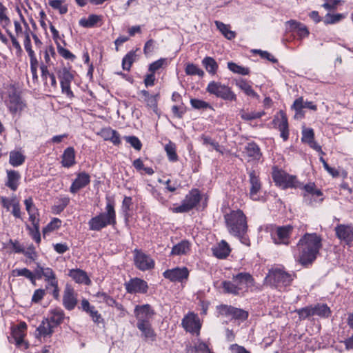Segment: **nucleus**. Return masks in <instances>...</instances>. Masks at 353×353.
Here are the masks:
<instances>
[{"mask_svg":"<svg viewBox=\"0 0 353 353\" xmlns=\"http://www.w3.org/2000/svg\"><path fill=\"white\" fill-rule=\"evenodd\" d=\"M235 85L248 97L258 99L259 95L256 92L252 86V83L244 79L236 80Z\"/></svg>","mask_w":353,"mask_h":353,"instance_id":"37","label":"nucleus"},{"mask_svg":"<svg viewBox=\"0 0 353 353\" xmlns=\"http://www.w3.org/2000/svg\"><path fill=\"white\" fill-rule=\"evenodd\" d=\"M26 157L21 150H12L9 154V163L13 167H19L26 161Z\"/></svg>","mask_w":353,"mask_h":353,"instance_id":"41","label":"nucleus"},{"mask_svg":"<svg viewBox=\"0 0 353 353\" xmlns=\"http://www.w3.org/2000/svg\"><path fill=\"white\" fill-rule=\"evenodd\" d=\"M296 278L295 272H289L285 271L283 267H277L269 270L265 278V282L271 288L276 289L279 292H285L292 285Z\"/></svg>","mask_w":353,"mask_h":353,"instance_id":"4","label":"nucleus"},{"mask_svg":"<svg viewBox=\"0 0 353 353\" xmlns=\"http://www.w3.org/2000/svg\"><path fill=\"white\" fill-rule=\"evenodd\" d=\"M185 72L186 75L188 76L197 75L199 77H203L205 75L204 71L193 63H188L185 64Z\"/></svg>","mask_w":353,"mask_h":353,"instance_id":"49","label":"nucleus"},{"mask_svg":"<svg viewBox=\"0 0 353 353\" xmlns=\"http://www.w3.org/2000/svg\"><path fill=\"white\" fill-rule=\"evenodd\" d=\"M46 319L54 328L61 325L65 319L70 320V317L65 316L64 310L60 307H55L49 310L48 316Z\"/></svg>","mask_w":353,"mask_h":353,"instance_id":"25","label":"nucleus"},{"mask_svg":"<svg viewBox=\"0 0 353 353\" xmlns=\"http://www.w3.org/2000/svg\"><path fill=\"white\" fill-rule=\"evenodd\" d=\"M79 24L80 26L85 28L101 26L103 24V17L101 15L91 14L88 18H81L79 21Z\"/></svg>","mask_w":353,"mask_h":353,"instance_id":"36","label":"nucleus"},{"mask_svg":"<svg viewBox=\"0 0 353 353\" xmlns=\"http://www.w3.org/2000/svg\"><path fill=\"white\" fill-rule=\"evenodd\" d=\"M303 190L302 196L304 201L309 205L313 206L316 203H321L324 200L322 191L316 188L313 182H310L305 185L301 183V188H299Z\"/></svg>","mask_w":353,"mask_h":353,"instance_id":"11","label":"nucleus"},{"mask_svg":"<svg viewBox=\"0 0 353 353\" xmlns=\"http://www.w3.org/2000/svg\"><path fill=\"white\" fill-rule=\"evenodd\" d=\"M6 30V32L7 33L8 36L9 37L10 39V42L12 44V47L15 50V54L17 57H21L23 54V50L22 48L17 40V37H16L10 30L8 28H6V29H4Z\"/></svg>","mask_w":353,"mask_h":353,"instance_id":"48","label":"nucleus"},{"mask_svg":"<svg viewBox=\"0 0 353 353\" xmlns=\"http://www.w3.org/2000/svg\"><path fill=\"white\" fill-rule=\"evenodd\" d=\"M63 0H50L48 3L54 9L58 10L61 14L68 12V6L63 5Z\"/></svg>","mask_w":353,"mask_h":353,"instance_id":"64","label":"nucleus"},{"mask_svg":"<svg viewBox=\"0 0 353 353\" xmlns=\"http://www.w3.org/2000/svg\"><path fill=\"white\" fill-rule=\"evenodd\" d=\"M228 68L232 72L241 75H248L250 72V70L248 68L239 65L232 61L228 63Z\"/></svg>","mask_w":353,"mask_h":353,"instance_id":"56","label":"nucleus"},{"mask_svg":"<svg viewBox=\"0 0 353 353\" xmlns=\"http://www.w3.org/2000/svg\"><path fill=\"white\" fill-rule=\"evenodd\" d=\"M21 19L22 22L23 23L26 30L24 31V39H23V45L26 51L28 53V55L30 59V72L32 74V81L34 83H38L39 81V76H38V68H39V60L37 57L35 52L33 50L32 47V43L30 39V28L29 25L26 22L23 16L21 14Z\"/></svg>","mask_w":353,"mask_h":353,"instance_id":"6","label":"nucleus"},{"mask_svg":"<svg viewBox=\"0 0 353 353\" xmlns=\"http://www.w3.org/2000/svg\"><path fill=\"white\" fill-rule=\"evenodd\" d=\"M94 296L98 299L97 302L99 303H104L110 307H113L114 304L116 303V300L105 292H98Z\"/></svg>","mask_w":353,"mask_h":353,"instance_id":"52","label":"nucleus"},{"mask_svg":"<svg viewBox=\"0 0 353 353\" xmlns=\"http://www.w3.org/2000/svg\"><path fill=\"white\" fill-rule=\"evenodd\" d=\"M132 165L137 171L143 170L145 174L148 175H152L154 173V170L151 167H145L143 161L140 158L135 159L132 162Z\"/></svg>","mask_w":353,"mask_h":353,"instance_id":"61","label":"nucleus"},{"mask_svg":"<svg viewBox=\"0 0 353 353\" xmlns=\"http://www.w3.org/2000/svg\"><path fill=\"white\" fill-rule=\"evenodd\" d=\"M11 276L13 277L23 276L28 279L33 285H36L35 275L34 273L26 268H16L11 271Z\"/></svg>","mask_w":353,"mask_h":353,"instance_id":"42","label":"nucleus"},{"mask_svg":"<svg viewBox=\"0 0 353 353\" xmlns=\"http://www.w3.org/2000/svg\"><path fill=\"white\" fill-rule=\"evenodd\" d=\"M206 92L226 101L236 102L237 101L236 94L232 88L219 81H212L209 82L206 88Z\"/></svg>","mask_w":353,"mask_h":353,"instance_id":"8","label":"nucleus"},{"mask_svg":"<svg viewBox=\"0 0 353 353\" xmlns=\"http://www.w3.org/2000/svg\"><path fill=\"white\" fill-rule=\"evenodd\" d=\"M68 275L78 284L90 285L92 283L87 272L81 269H71L69 270Z\"/></svg>","mask_w":353,"mask_h":353,"instance_id":"30","label":"nucleus"},{"mask_svg":"<svg viewBox=\"0 0 353 353\" xmlns=\"http://www.w3.org/2000/svg\"><path fill=\"white\" fill-rule=\"evenodd\" d=\"M6 106L12 115H20L22 111L27 108L26 102L17 92L9 94Z\"/></svg>","mask_w":353,"mask_h":353,"instance_id":"16","label":"nucleus"},{"mask_svg":"<svg viewBox=\"0 0 353 353\" xmlns=\"http://www.w3.org/2000/svg\"><path fill=\"white\" fill-rule=\"evenodd\" d=\"M168 159L170 162H176L179 160V156L176 153V146L174 143L169 141L164 146Z\"/></svg>","mask_w":353,"mask_h":353,"instance_id":"47","label":"nucleus"},{"mask_svg":"<svg viewBox=\"0 0 353 353\" xmlns=\"http://www.w3.org/2000/svg\"><path fill=\"white\" fill-rule=\"evenodd\" d=\"M249 182L250 184L249 195L252 200L259 201L258 194L262 188V183L260 179L259 173L254 170L248 172Z\"/></svg>","mask_w":353,"mask_h":353,"instance_id":"21","label":"nucleus"},{"mask_svg":"<svg viewBox=\"0 0 353 353\" xmlns=\"http://www.w3.org/2000/svg\"><path fill=\"white\" fill-rule=\"evenodd\" d=\"M265 114V112H246L245 110H241L240 112L241 118L245 121H252L256 119H260Z\"/></svg>","mask_w":353,"mask_h":353,"instance_id":"60","label":"nucleus"},{"mask_svg":"<svg viewBox=\"0 0 353 353\" xmlns=\"http://www.w3.org/2000/svg\"><path fill=\"white\" fill-rule=\"evenodd\" d=\"M190 105L192 108L198 110H205L207 109L213 110L212 106L203 100L199 99H190Z\"/></svg>","mask_w":353,"mask_h":353,"instance_id":"55","label":"nucleus"},{"mask_svg":"<svg viewBox=\"0 0 353 353\" xmlns=\"http://www.w3.org/2000/svg\"><path fill=\"white\" fill-rule=\"evenodd\" d=\"M23 203L26 206V210L29 215V221L31 223H40L39 211L35 205L32 197L29 196L26 199Z\"/></svg>","mask_w":353,"mask_h":353,"instance_id":"29","label":"nucleus"},{"mask_svg":"<svg viewBox=\"0 0 353 353\" xmlns=\"http://www.w3.org/2000/svg\"><path fill=\"white\" fill-rule=\"evenodd\" d=\"M248 161H259L263 157L260 146L254 141L247 143L242 152Z\"/></svg>","mask_w":353,"mask_h":353,"instance_id":"22","label":"nucleus"},{"mask_svg":"<svg viewBox=\"0 0 353 353\" xmlns=\"http://www.w3.org/2000/svg\"><path fill=\"white\" fill-rule=\"evenodd\" d=\"M312 311L313 316H318L321 318H328L332 313L330 308L327 304L321 303L312 305Z\"/></svg>","mask_w":353,"mask_h":353,"instance_id":"43","label":"nucleus"},{"mask_svg":"<svg viewBox=\"0 0 353 353\" xmlns=\"http://www.w3.org/2000/svg\"><path fill=\"white\" fill-rule=\"evenodd\" d=\"M225 228L228 233L238 238L240 241L250 245V241L247 235L248 231V218L242 210H230L223 215Z\"/></svg>","mask_w":353,"mask_h":353,"instance_id":"2","label":"nucleus"},{"mask_svg":"<svg viewBox=\"0 0 353 353\" xmlns=\"http://www.w3.org/2000/svg\"><path fill=\"white\" fill-rule=\"evenodd\" d=\"M32 228L27 225V229L29 231V234L31 236L32 239L37 243L39 244L41 243V234L39 231V223H32Z\"/></svg>","mask_w":353,"mask_h":353,"instance_id":"59","label":"nucleus"},{"mask_svg":"<svg viewBox=\"0 0 353 353\" xmlns=\"http://www.w3.org/2000/svg\"><path fill=\"white\" fill-rule=\"evenodd\" d=\"M124 286L126 292L131 294H146L149 288L148 283L138 277L130 279L124 283Z\"/></svg>","mask_w":353,"mask_h":353,"instance_id":"18","label":"nucleus"},{"mask_svg":"<svg viewBox=\"0 0 353 353\" xmlns=\"http://www.w3.org/2000/svg\"><path fill=\"white\" fill-rule=\"evenodd\" d=\"M7 180L5 185L12 191H16L19 185L21 179L20 173L14 170H9L6 171Z\"/></svg>","mask_w":353,"mask_h":353,"instance_id":"39","label":"nucleus"},{"mask_svg":"<svg viewBox=\"0 0 353 353\" xmlns=\"http://www.w3.org/2000/svg\"><path fill=\"white\" fill-rule=\"evenodd\" d=\"M105 210V212L99 213L89 220L88 226L90 230L101 231L108 225L114 227L117 225L114 202L108 199Z\"/></svg>","mask_w":353,"mask_h":353,"instance_id":"5","label":"nucleus"},{"mask_svg":"<svg viewBox=\"0 0 353 353\" xmlns=\"http://www.w3.org/2000/svg\"><path fill=\"white\" fill-rule=\"evenodd\" d=\"M61 221L58 218H53L48 225L43 229V236H45L50 232L57 230L61 227Z\"/></svg>","mask_w":353,"mask_h":353,"instance_id":"58","label":"nucleus"},{"mask_svg":"<svg viewBox=\"0 0 353 353\" xmlns=\"http://www.w3.org/2000/svg\"><path fill=\"white\" fill-rule=\"evenodd\" d=\"M294 227L290 224L282 226L274 225L270 232L271 238L276 245H288Z\"/></svg>","mask_w":353,"mask_h":353,"instance_id":"12","label":"nucleus"},{"mask_svg":"<svg viewBox=\"0 0 353 353\" xmlns=\"http://www.w3.org/2000/svg\"><path fill=\"white\" fill-rule=\"evenodd\" d=\"M54 332V327L44 318L36 330V336L38 339L50 337Z\"/></svg>","mask_w":353,"mask_h":353,"instance_id":"38","label":"nucleus"},{"mask_svg":"<svg viewBox=\"0 0 353 353\" xmlns=\"http://www.w3.org/2000/svg\"><path fill=\"white\" fill-rule=\"evenodd\" d=\"M201 198L200 190L197 188H193L185 195L181 204L174 208L172 210L174 213L188 212L197 206Z\"/></svg>","mask_w":353,"mask_h":353,"instance_id":"10","label":"nucleus"},{"mask_svg":"<svg viewBox=\"0 0 353 353\" xmlns=\"http://www.w3.org/2000/svg\"><path fill=\"white\" fill-rule=\"evenodd\" d=\"M173 116L178 119H182L187 112V107L184 103L181 104L174 105L171 108Z\"/></svg>","mask_w":353,"mask_h":353,"instance_id":"62","label":"nucleus"},{"mask_svg":"<svg viewBox=\"0 0 353 353\" xmlns=\"http://www.w3.org/2000/svg\"><path fill=\"white\" fill-rule=\"evenodd\" d=\"M11 20L8 16V8L0 2V26L3 29L9 28Z\"/></svg>","mask_w":353,"mask_h":353,"instance_id":"51","label":"nucleus"},{"mask_svg":"<svg viewBox=\"0 0 353 353\" xmlns=\"http://www.w3.org/2000/svg\"><path fill=\"white\" fill-rule=\"evenodd\" d=\"M27 324L24 321H21L16 327H12L11 335L16 346L21 347L23 346L25 350L29 347L28 342L24 341Z\"/></svg>","mask_w":353,"mask_h":353,"instance_id":"20","label":"nucleus"},{"mask_svg":"<svg viewBox=\"0 0 353 353\" xmlns=\"http://www.w3.org/2000/svg\"><path fill=\"white\" fill-rule=\"evenodd\" d=\"M271 123L273 128L279 130L280 136L283 141H288L289 139L290 130L286 113L283 110H280L277 114L274 116Z\"/></svg>","mask_w":353,"mask_h":353,"instance_id":"15","label":"nucleus"},{"mask_svg":"<svg viewBox=\"0 0 353 353\" xmlns=\"http://www.w3.org/2000/svg\"><path fill=\"white\" fill-rule=\"evenodd\" d=\"M214 23L217 29L227 39L232 40L236 37V32L230 30L231 27L229 24H225L219 21H215Z\"/></svg>","mask_w":353,"mask_h":353,"instance_id":"45","label":"nucleus"},{"mask_svg":"<svg viewBox=\"0 0 353 353\" xmlns=\"http://www.w3.org/2000/svg\"><path fill=\"white\" fill-rule=\"evenodd\" d=\"M345 18V14L343 13L331 14L327 13L323 18L325 25L336 24Z\"/></svg>","mask_w":353,"mask_h":353,"instance_id":"50","label":"nucleus"},{"mask_svg":"<svg viewBox=\"0 0 353 353\" xmlns=\"http://www.w3.org/2000/svg\"><path fill=\"white\" fill-rule=\"evenodd\" d=\"M41 78L43 83L45 90L48 92H54L57 90V82L54 72H50V69L46 66H41Z\"/></svg>","mask_w":353,"mask_h":353,"instance_id":"23","label":"nucleus"},{"mask_svg":"<svg viewBox=\"0 0 353 353\" xmlns=\"http://www.w3.org/2000/svg\"><path fill=\"white\" fill-rule=\"evenodd\" d=\"M141 94L144 98V101L146 103V106L149 108H151L154 113L157 115H159V108H158V101L160 97V94L159 93L152 95L149 93L148 90H143L141 91Z\"/></svg>","mask_w":353,"mask_h":353,"instance_id":"34","label":"nucleus"},{"mask_svg":"<svg viewBox=\"0 0 353 353\" xmlns=\"http://www.w3.org/2000/svg\"><path fill=\"white\" fill-rule=\"evenodd\" d=\"M181 325L187 332L199 336L202 327V322L197 314L189 312L183 318Z\"/></svg>","mask_w":353,"mask_h":353,"instance_id":"13","label":"nucleus"},{"mask_svg":"<svg viewBox=\"0 0 353 353\" xmlns=\"http://www.w3.org/2000/svg\"><path fill=\"white\" fill-rule=\"evenodd\" d=\"M253 276L247 272H241L233 274L231 280H223L219 288L222 293L234 296H242L250 291V288L255 285Z\"/></svg>","mask_w":353,"mask_h":353,"instance_id":"3","label":"nucleus"},{"mask_svg":"<svg viewBox=\"0 0 353 353\" xmlns=\"http://www.w3.org/2000/svg\"><path fill=\"white\" fill-rule=\"evenodd\" d=\"M290 32L296 34L299 39H303L307 37L310 32L307 26L296 20H290L287 21Z\"/></svg>","mask_w":353,"mask_h":353,"instance_id":"28","label":"nucleus"},{"mask_svg":"<svg viewBox=\"0 0 353 353\" xmlns=\"http://www.w3.org/2000/svg\"><path fill=\"white\" fill-rule=\"evenodd\" d=\"M78 294L71 284L67 283L65 286L62 299V305L66 310H73L77 303Z\"/></svg>","mask_w":353,"mask_h":353,"instance_id":"19","label":"nucleus"},{"mask_svg":"<svg viewBox=\"0 0 353 353\" xmlns=\"http://www.w3.org/2000/svg\"><path fill=\"white\" fill-rule=\"evenodd\" d=\"M57 74L60 81L62 93L70 99L74 97L70 85L74 79L75 71L72 69L71 66H63L57 70Z\"/></svg>","mask_w":353,"mask_h":353,"instance_id":"9","label":"nucleus"},{"mask_svg":"<svg viewBox=\"0 0 353 353\" xmlns=\"http://www.w3.org/2000/svg\"><path fill=\"white\" fill-rule=\"evenodd\" d=\"M137 327L141 332V336L145 341H154L157 339V334L152 327L150 322L137 323Z\"/></svg>","mask_w":353,"mask_h":353,"instance_id":"32","label":"nucleus"},{"mask_svg":"<svg viewBox=\"0 0 353 353\" xmlns=\"http://www.w3.org/2000/svg\"><path fill=\"white\" fill-rule=\"evenodd\" d=\"M46 282H47V285H46V289L48 290L52 288L51 293H52L53 298L56 300H59V297H60V294H59L60 290H59V288L57 278L56 277L54 279L46 281Z\"/></svg>","mask_w":353,"mask_h":353,"instance_id":"54","label":"nucleus"},{"mask_svg":"<svg viewBox=\"0 0 353 353\" xmlns=\"http://www.w3.org/2000/svg\"><path fill=\"white\" fill-rule=\"evenodd\" d=\"M206 71L212 76L215 75L219 70V65L216 60L211 57H205L201 61Z\"/></svg>","mask_w":353,"mask_h":353,"instance_id":"44","label":"nucleus"},{"mask_svg":"<svg viewBox=\"0 0 353 353\" xmlns=\"http://www.w3.org/2000/svg\"><path fill=\"white\" fill-rule=\"evenodd\" d=\"M76 152L73 147L66 148L61 155V165L70 168L76 164Z\"/></svg>","mask_w":353,"mask_h":353,"instance_id":"33","label":"nucleus"},{"mask_svg":"<svg viewBox=\"0 0 353 353\" xmlns=\"http://www.w3.org/2000/svg\"><path fill=\"white\" fill-rule=\"evenodd\" d=\"M249 314L247 311L233 306L231 316L236 320L244 321L248 319Z\"/></svg>","mask_w":353,"mask_h":353,"instance_id":"63","label":"nucleus"},{"mask_svg":"<svg viewBox=\"0 0 353 353\" xmlns=\"http://www.w3.org/2000/svg\"><path fill=\"white\" fill-rule=\"evenodd\" d=\"M272 177L276 185L283 190L301 188V183L297 180L296 176L290 175L276 167H274L272 169Z\"/></svg>","mask_w":353,"mask_h":353,"instance_id":"7","label":"nucleus"},{"mask_svg":"<svg viewBox=\"0 0 353 353\" xmlns=\"http://www.w3.org/2000/svg\"><path fill=\"white\" fill-rule=\"evenodd\" d=\"M90 183V176L85 172H81L77 174L76 179L70 187V192L76 194L79 190L86 187Z\"/></svg>","mask_w":353,"mask_h":353,"instance_id":"27","label":"nucleus"},{"mask_svg":"<svg viewBox=\"0 0 353 353\" xmlns=\"http://www.w3.org/2000/svg\"><path fill=\"white\" fill-rule=\"evenodd\" d=\"M189 275L190 271L187 267H176L168 269L163 272V276L165 279L174 283H182L183 281L188 280Z\"/></svg>","mask_w":353,"mask_h":353,"instance_id":"17","label":"nucleus"},{"mask_svg":"<svg viewBox=\"0 0 353 353\" xmlns=\"http://www.w3.org/2000/svg\"><path fill=\"white\" fill-rule=\"evenodd\" d=\"M336 236L347 244L353 241V225L352 224H338L334 228Z\"/></svg>","mask_w":353,"mask_h":353,"instance_id":"26","label":"nucleus"},{"mask_svg":"<svg viewBox=\"0 0 353 353\" xmlns=\"http://www.w3.org/2000/svg\"><path fill=\"white\" fill-rule=\"evenodd\" d=\"M191 244L188 240H183L173 246L170 254L173 256L185 255L190 251Z\"/></svg>","mask_w":353,"mask_h":353,"instance_id":"40","label":"nucleus"},{"mask_svg":"<svg viewBox=\"0 0 353 353\" xmlns=\"http://www.w3.org/2000/svg\"><path fill=\"white\" fill-rule=\"evenodd\" d=\"M134 314L137 319V323L144 321L150 322L155 312L150 304L137 305L134 310Z\"/></svg>","mask_w":353,"mask_h":353,"instance_id":"24","label":"nucleus"},{"mask_svg":"<svg viewBox=\"0 0 353 353\" xmlns=\"http://www.w3.org/2000/svg\"><path fill=\"white\" fill-rule=\"evenodd\" d=\"M212 252L217 259H225L230 255L231 248L225 240H221L216 246L212 248Z\"/></svg>","mask_w":353,"mask_h":353,"instance_id":"35","label":"nucleus"},{"mask_svg":"<svg viewBox=\"0 0 353 353\" xmlns=\"http://www.w3.org/2000/svg\"><path fill=\"white\" fill-rule=\"evenodd\" d=\"M158 181L160 183L164 184L165 185V190L170 192H176L181 187L180 183L176 179L172 180L168 179L166 181H163L159 179Z\"/></svg>","mask_w":353,"mask_h":353,"instance_id":"57","label":"nucleus"},{"mask_svg":"<svg viewBox=\"0 0 353 353\" xmlns=\"http://www.w3.org/2000/svg\"><path fill=\"white\" fill-rule=\"evenodd\" d=\"M323 248V238L316 233H305L296 243V261L308 268L312 265Z\"/></svg>","mask_w":353,"mask_h":353,"instance_id":"1","label":"nucleus"},{"mask_svg":"<svg viewBox=\"0 0 353 353\" xmlns=\"http://www.w3.org/2000/svg\"><path fill=\"white\" fill-rule=\"evenodd\" d=\"M79 309L88 314L94 323H99L103 321L101 314L99 313L94 305H90L87 299H83L81 300Z\"/></svg>","mask_w":353,"mask_h":353,"instance_id":"31","label":"nucleus"},{"mask_svg":"<svg viewBox=\"0 0 353 353\" xmlns=\"http://www.w3.org/2000/svg\"><path fill=\"white\" fill-rule=\"evenodd\" d=\"M138 50V48H137L136 50H132L123 57L122 59V68L124 70H130L133 63L135 62L137 59V55L136 52Z\"/></svg>","mask_w":353,"mask_h":353,"instance_id":"46","label":"nucleus"},{"mask_svg":"<svg viewBox=\"0 0 353 353\" xmlns=\"http://www.w3.org/2000/svg\"><path fill=\"white\" fill-rule=\"evenodd\" d=\"M134 263L135 267L141 271L152 270L155 266L154 259L141 250H133Z\"/></svg>","mask_w":353,"mask_h":353,"instance_id":"14","label":"nucleus"},{"mask_svg":"<svg viewBox=\"0 0 353 353\" xmlns=\"http://www.w3.org/2000/svg\"><path fill=\"white\" fill-rule=\"evenodd\" d=\"M132 198L131 196H125L122 201L121 210L126 221H128L130 216V212L132 209Z\"/></svg>","mask_w":353,"mask_h":353,"instance_id":"53","label":"nucleus"}]
</instances>
